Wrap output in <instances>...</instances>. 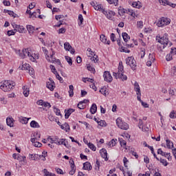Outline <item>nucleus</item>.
Segmentation results:
<instances>
[{"label": "nucleus", "instance_id": "nucleus-1", "mask_svg": "<svg viewBox=\"0 0 176 176\" xmlns=\"http://www.w3.org/2000/svg\"><path fill=\"white\" fill-rule=\"evenodd\" d=\"M156 41H157L159 43H161V45H162L161 46H158V49L161 52L164 48L167 47V46H168L169 47L173 46V43L170 42V40H168V34L167 33H165L162 36H157Z\"/></svg>", "mask_w": 176, "mask_h": 176}, {"label": "nucleus", "instance_id": "nucleus-2", "mask_svg": "<svg viewBox=\"0 0 176 176\" xmlns=\"http://www.w3.org/2000/svg\"><path fill=\"white\" fill-rule=\"evenodd\" d=\"M0 89L3 91H10L14 89V83H10L9 81H4L3 82H0Z\"/></svg>", "mask_w": 176, "mask_h": 176}, {"label": "nucleus", "instance_id": "nucleus-3", "mask_svg": "<svg viewBox=\"0 0 176 176\" xmlns=\"http://www.w3.org/2000/svg\"><path fill=\"white\" fill-rule=\"evenodd\" d=\"M42 50L47 61L50 63H54V61H56V58L54 57V54H56V53H54V51H52V54L50 55V56H49V51H47V49H46L45 47H43Z\"/></svg>", "mask_w": 176, "mask_h": 176}, {"label": "nucleus", "instance_id": "nucleus-4", "mask_svg": "<svg viewBox=\"0 0 176 176\" xmlns=\"http://www.w3.org/2000/svg\"><path fill=\"white\" fill-rule=\"evenodd\" d=\"M171 23V19L167 17H161L157 22V27H164L168 25Z\"/></svg>", "mask_w": 176, "mask_h": 176}, {"label": "nucleus", "instance_id": "nucleus-5", "mask_svg": "<svg viewBox=\"0 0 176 176\" xmlns=\"http://www.w3.org/2000/svg\"><path fill=\"white\" fill-rule=\"evenodd\" d=\"M126 65H129L131 69H133V71H135L137 67V62L135 61V59H134V57L133 56H129L126 58Z\"/></svg>", "mask_w": 176, "mask_h": 176}, {"label": "nucleus", "instance_id": "nucleus-6", "mask_svg": "<svg viewBox=\"0 0 176 176\" xmlns=\"http://www.w3.org/2000/svg\"><path fill=\"white\" fill-rule=\"evenodd\" d=\"M116 124L121 130H129V124L122 120L121 118L116 119Z\"/></svg>", "mask_w": 176, "mask_h": 176}, {"label": "nucleus", "instance_id": "nucleus-7", "mask_svg": "<svg viewBox=\"0 0 176 176\" xmlns=\"http://www.w3.org/2000/svg\"><path fill=\"white\" fill-rule=\"evenodd\" d=\"M12 25L15 30V32H19L20 34H25V32H27V30H25L23 25H17L16 23H12Z\"/></svg>", "mask_w": 176, "mask_h": 176}, {"label": "nucleus", "instance_id": "nucleus-8", "mask_svg": "<svg viewBox=\"0 0 176 176\" xmlns=\"http://www.w3.org/2000/svg\"><path fill=\"white\" fill-rule=\"evenodd\" d=\"M54 142L56 145H64V146H66L67 148V144L68 142H67V140L62 138L59 139L58 136L54 137Z\"/></svg>", "mask_w": 176, "mask_h": 176}, {"label": "nucleus", "instance_id": "nucleus-9", "mask_svg": "<svg viewBox=\"0 0 176 176\" xmlns=\"http://www.w3.org/2000/svg\"><path fill=\"white\" fill-rule=\"evenodd\" d=\"M103 78H104V80L105 82H107V83H111V82H112V80H113V78L112 77L111 72H109L108 71H105L104 72Z\"/></svg>", "mask_w": 176, "mask_h": 176}, {"label": "nucleus", "instance_id": "nucleus-10", "mask_svg": "<svg viewBox=\"0 0 176 176\" xmlns=\"http://www.w3.org/2000/svg\"><path fill=\"white\" fill-rule=\"evenodd\" d=\"M90 5L93 6V8L95 9V10H98L99 12H101L102 13V10H104V7H102V5L95 3L94 1H92L90 3Z\"/></svg>", "mask_w": 176, "mask_h": 176}, {"label": "nucleus", "instance_id": "nucleus-11", "mask_svg": "<svg viewBox=\"0 0 176 176\" xmlns=\"http://www.w3.org/2000/svg\"><path fill=\"white\" fill-rule=\"evenodd\" d=\"M103 14H104L107 17V19H109V20H111L112 19V16H115V12L113 11H105V10H102Z\"/></svg>", "mask_w": 176, "mask_h": 176}, {"label": "nucleus", "instance_id": "nucleus-12", "mask_svg": "<svg viewBox=\"0 0 176 176\" xmlns=\"http://www.w3.org/2000/svg\"><path fill=\"white\" fill-rule=\"evenodd\" d=\"M28 57L30 61L35 63L39 58V54L28 53Z\"/></svg>", "mask_w": 176, "mask_h": 176}, {"label": "nucleus", "instance_id": "nucleus-13", "mask_svg": "<svg viewBox=\"0 0 176 176\" xmlns=\"http://www.w3.org/2000/svg\"><path fill=\"white\" fill-rule=\"evenodd\" d=\"M100 153L102 159H104L105 162H107L108 160V153H107V149L102 148L100 151Z\"/></svg>", "mask_w": 176, "mask_h": 176}, {"label": "nucleus", "instance_id": "nucleus-14", "mask_svg": "<svg viewBox=\"0 0 176 176\" xmlns=\"http://www.w3.org/2000/svg\"><path fill=\"white\" fill-rule=\"evenodd\" d=\"M6 124L10 127H13L14 126V119L12 117H8L6 118Z\"/></svg>", "mask_w": 176, "mask_h": 176}, {"label": "nucleus", "instance_id": "nucleus-15", "mask_svg": "<svg viewBox=\"0 0 176 176\" xmlns=\"http://www.w3.org/2000/svg\"><path fill=\"white\" fill-rule=\"evenodd\" d=\"M75 112V109H69L68 110H65V118L66 119H68L69 116H71V114L74 113Z\"/></svg>", "mask_w": 176, "mask_h": 176}, {"label": "nucleus", "instance_id": "nucleus-16", "mask_svg": "<svg viewBox=\"0 0 176 176\" xmlns=\"http://www.w3.org/2000/svg\"><path fill=\"white\" fill-rule=\"evenodd\" d=\"M26 28H27V30L28 31L30 35H34V32L35 31V27H34L31 25H27Z\"/></svg>", "mask_w": 176, "mask_h": 176}, {"label": "nucleus", "instance_id": "nucleus-17", "mask_svg": "<svg viewBox=\"0 0 176 176\" xmlns=\"http://www.w3.org/2000/svg\"><path fill=\"white\" fill-rule=\"evenodd\" d=\"M54 81H48L47 82V85H46V87H47V89H50V90L51 91H53V90H54Z\"/></svg>", "mask_w": 176, "mask_h": 176}, {"label": "nucleus", "instance_id": "nucleus-18", "mask_svg": "<svg viewBox=\"0 0 176 176\" xmlns=\"http://www.w3.org/2000/svg\"><path fill=\"white\" fill-rule=\"evenodd\" d=\"M83 170H88L90 171L93 168V166H91V164L90 162H87L83 164Z\"/></svg>", "mask_w": 176, "mask_h": 176}, {"label": "nucleus", "instance_id": "nucleus-19", "mask_svg": "<svg viewBox=\"0 0 176 176\" xmlns=\"http://www.w3.org/2000/svg\"><path fill=\"white\" fill-rule=\"evenodd\" d=\"M134 90L136 91V94H140L141 93V88L140 87V84L137 81L134 83Z\"/></svg>", "mask_w": 176, "mask_h": 176}, {"label": "nucleus", "instance_id": "nucleus-20", "mask_svg": "<svg viewBox=\"0 0 176 176\" xmlns=\"http://www.w3.org/2000/svg\"><path fill=\"white\" fill-rule=\"evenodd\" d=\"M30 127H32V129H39L41 126L39 125V123L35 120H32L30 122Z\"/></svg>", "mask_w": 176, "mask_h": 176}, {"label": "nucleus", "instance_id": "nucleus-21", "mask_svg": "<svg viewBox=\"0 0 176 176\" xmlns=\"http://www.w3.org/2000/svg\"><path fill=\"white\" fill-rule=\"evenodd\" d=\"M19 120L20 123H22V124H27V123H28V120H30V118L21 116L19 117Z\"/></svg>", "mask_w": 176, "mask_h": 176}, {"label": "nucleus", "instance_id": "nucleus-22", "mask_svg": "<svg viewBox=\"0 0 176 176\" xmlns=\"http://www.w3.org/2000/svg\"><path fill=\"white\" fill-rule=\"evenodd\" d=\"M17 160L19 162H21L22 164H27V162L25 161V156H21L20 154H18Z\"/></svg>", "mask_w": 176, "mask_h": 176}, {"label": "nucleus", "instance_id": "nucleus-23", "mask_svg": "<svg viewBox=\"0 0 176 176\" xmlns=\"http://www.w3.org/2000/svg\"><path fill=\"white\" fill-rule=\"evenodd\" d=\"M100 41L106 45H109L111 43V41L109 40L107 41V37L104 34L100 35Z\"/></svg>", "mask_w": 176, "mask_h": 176}, {"label": "nucleus", "instance_id": "nucleus-24", "mask_svg": "<svg viewBox=\"0 0 176 176\" xmlns=\"http://www.w3.org/2000/svg\"><path fill=\"white\" fill-rule=\"evenodd\" d=\"M22 71H28L30 68H31V66H30V64L28 63H23L21 67H19Z\"/></svg>", "mask_w": 176, "mask_h": 176}, {"label": "nucleus", "instance_id": "nucleus-25", "mask_svg": "<svg viewBox=\"0 0 176 176\" xmlns=\"http://www.w3.org/2000/svg\"><path fill=\"white\" fill-rule=\"evenodd\" d=\"M116 141H118L117 139L111 140L110 142L107 143V146H109V148H112L115 146V145H116Z\"/></svg>", "mask_w": 176, "mask_h": 176}, {"label": "nucleus", "instance_id": "nucleus-26", "mask_svg": "<svg viewBox=\"0 0 176 176\" xmlns=\"http://www.w3.org/2000/svg\"><path fill=\"white\" fill-rule=\"evenodd\" d=\"M90 112L92 115H94V113L97 112V104H96L95 103L92 104L90 108Z\"/></svg>", "mask_w": 176, "mask_h": 176}, {"label": "nucleus", "instance_id": "nucleus-27", "mask_svg": "<svg viewBox=\"0 0 176 176\" xmlns=\"http://www.w3.org/2000/svg\"><path fill=\"white\" fill-rule=\"evenodd\" d=\"M138 126L139 127V129H140V130H142V131H146V129L144 128V122L142 121V120L139 119V123L138 124Z\"/></svg>", "mask_w": 176, "mask_h": 176}, {"label": "nucleus", "instance_id": "nucleus-28", "mask_svg": "<svg viewBox=\"0 0 176 176\" xmlns=\"http://www.w3.org/2000/svg\"><path fill=\"white\" fill-rule=\"evenodd\" d=\"M22 89L23 90V96H25V97L30 96V89H28V87L27 86H23Z\"/></svg>", "mask_w": 176, "mask_h": 176}, {"label": "nucleus", "instance_id": "nucleus-29", "mask_svg": "<svg viewBox=\"0 0 176 176\" xmlns=\"http://www.w3.org/2000/svg\"><path fill=\"white\" fill-rule=\"evenodd\" d=\"M122 38L124 40V42H129V41H130V36H129V34L126 32H123L122 33Z\"/></svg>", "mask_w": 176, "mask_h": 176}, {"label": "nucleus", "instance_id": "nucleus-30", "mask_svg": "<svg viewBox=\"0 0 176 176\" xmlns=\"http://www.w3.org/2000/svg\"><path fill=\"white\" fill-rule=\"evenodd\" d=\"M166 146L168 149H171V148H174V143L170 141V140H166Z\"/></svg>", "mask_w": 176, "mask_h": 176}, {"label": "nucleus", "instance_id": "nucleus-31", "mask_svg": "<svg viewBox=\"0 0 176 176\" xmlns=\"http://www.w3.org/2000/svg\"><path fill=\"white\" fill-rule=\"evenodd\" d=\"M64 49L67 52H69V50H71V49H72V46H71V44H69V43L66 42L64 43Z\"/></svg>", "mask_w": 176, "mask_h": 176}, {"label": "nucleus", "instance_id": "nucleus-32", "mask_svg": "<svg viewBox=\"0 0 176 176\" xmlns=\"http://www.w3.org/2000/svg\"><path fill=\"white\" fill-rule=\"evenodd\" d=\"M157 154L161 155V156H165V157H166L168 156V155H170V153H165L162 150V148H159L157 150Z\"/></svg>", "mask_w": 176, "mask_h": 176}, {"label": "nucleus", "instance_id": "nucleus-33", "mask_svg": "<svg viewBox=\"0 0 176 176\" xmlns=\"http://www.w3.org/2000/svg\"><path fill=\"white\" fill-rule=\"evenodd\" d=\"M119 79H121L122 82H124V80H127V76L123 74V72H119Z\"/></svg>", "mask_w": 176, "mask_h": 176}, {"label": "nucleus", "instance_id": "nucleus-34", "mask_svg": "<svg viewBox=\"0 0 176 176\" xmlns=\"http://www.w3.org/2000/svg\"><path fill=\"white\" fill-rule=\"evenodd\" d=\"M126 11L127 10L122 8V7L118 8V14H120V16H124Z\"/></svg>", "mask_w": 176, "mask_h": 176}, {"label": "nucleus", "instance_id": "nucleus-35", "mask_svg": "<svg viewBox=\"0 0 176 176\" xmlns=\"http://www.w3.org/2000/svg\"><path fill=\"white\" fill-rule=\"evenodd\" d=\"M133 8H136L137 9H140L141 8V3L140 1H134L132 3Z\"/></svg>", "mask_w": 176, "mask_h": 176}, {"label": "nucleus", "instance_id": "nucleus-36", "mask_svg": "<svg viewBox=\"0 0 176 176\" xmlns=\"http://www.w3.org/2000/svg\"><path fill=\"white\" fill-rule=\"evenodd\" d=\"M69 97H74V85H71L69 87Z\"/></svg>", "mask_w": 176, "mask_h": 176}, {"label": "nucleus", "instance_id": "nucleus-37", "mask_svg": "<svg viewBox=\"0 0 176 176\" xmlns=\"http://www.w3.org/2000/svg\"><path fill=\"white\" fill-rule=\"evenodd\" d=\"M30 156L32 160H39V155L38 154H30Z\"/></svg>", "mask_w": 176, "mask_h": 176}, {"label": "nucleus", "instance_id": "nucleus-38", "mask_svg": "<svg viewBox=\"0 0 176 176\" xmlns=\"http://www.w3.org/2000/svg\"><path fill=\"white\" fill-rule=\"evenodd\" d=\"M43 174L45 176H55L56 175L54 173H52L47 170V169L45 168L43 170Z\"/></svg>", "mask_w": 176, "mask_h": 176}, {"label": "nucleus", "instance_id": "nucleus-39", "mask_svg": "<svg viewBox=\"0 0 176 176\" xmlns=\"http://www.w3.org/2000/svg\"><path fill=\"white\" fill-rule=\"evenodd\" d=\"M98 126H100V127H107V122L105 120H100L99 122H98Z\"/></svg>", "mask_w": 176, "mask_h": 176}, {"label": "nucleus", "instance_id": "nucleus-40", "mask_svg": "<svg viewBox=\"0 0 176 176\" xmlns=\"http://www.w3.org/2000/svg\"><path fill=\"white\" fill-rule=\"evenodd\" d=\"M71 168H72V170L69 171V174L70 175H74V174H75V173H76V168H75V165H72Z\"/></svg>", "mask_w": 176, "mask_h": 176}, {"label": "nucleus", "instance_id": "nucleus-41", "mask_svg": "<svg viewBox=\"0 0 176 176\" xmlns=\"http://www.w3.org/2000/svg\"><path fill=\"white\" fill-rule=\"evenodd\" d=\"M87 69L88 71H90V72H91L92 74H95L96 73V69H94V67H93V66H91V65H87Z\"/></svg>", "mask_w": 176, "mask_h": 176}, {"label": "nucleus", "instance_id": "nucleus-42", "mask_svg": "<svg viewBox=\"0 0 176 176\" xmlns=\"http://www.w3.org/2000/svg\"><path fill=\"white\" fill-rule=\"evenodd\" d=\"M5 12L6 13H8V14L10 16H12V17L16 18V16H17V14H16L13 11L9 10H5Z\"/></svg>", "mask_w": 176, "mask_h": 176}, {"label": "nucleus", "instance_id": "nucleus-43", "mask_svg": "<svg viewBox=\"0 0 176 176\" xmlns=\"http://www.w3.org/2000/svg\"><path fill=\"white\" fill-rule=\"evenodd\" d=\"M22 53H23V57L25 58L27 57V56H28V53H31V52H30V51L28 50V49H23V50H22Z\"/></svg>", "mask_w": 176, "mask_h": 176}, {"label": "nucleus", "instance_id": "nucleus-44", "mask_svg": "<svg viewBox=\"0 0 176 176\" xmlns=\"http://www.w3.org/2000/svg\"><path fill=\"white\" fill-rule=\"evenodd\" d=\"M82 82H84L85 83H86V82H90L91 83H94V79L89 78H82Z\"/></svg>", "mask_w": 176, "mask_h": 176}, {"label": "nucleus", "instance_id": "nucleus-45", "mask_svg": "<svg viewBox=\"0 0 176 176\" xmlns=\"http://www.w3.org/2000/svg\"><path fill=\"white\" fill-rule=\"evenodd\" d=\"M100 93H101V94H102L103 96H107V94L108 93V91H107V87H102L100 90Z\"/></svg>", "mask_w": 176, "mask_h": 176}, {"label": "nucleus", "instance_id": "nucleus-46", "mask_svg": "<svg viewBox=\"0 0 176 176\" xmlns=\"http://www.w3.org/2000/svg\"><path fill=\"white\" fill-rule=\"evenodd\" d=\"M32 138H41V133L36 132V133H33L32 135L31 136Z\"/></svg>", "mask_w": 176, "mask_h": 176}, {"label": "nucleus", "instance_id": "nucleus-47", "mask_svg": "<svg viewBox=\"0 0 176 176\" xmlns=\"http://www.w3.org/2000/svg\"><path fill=\"white\" fill-rule=\"evenodd\" d=\"M166 61H171L173 60V54L171 52L166 55Z\"/></svg>", "mask_w": 176, "mask_h": 176}, {"label": "nucleus", "instance_id": "nucleus-48", "mask_svg": "<svg viewBox=\"0 0 176 176\" xmlns=\"http://www.w3.org/2000/svg\"><path fill=\"white\" fill-rule=\"evenodd\" d=\"M169 118H170V119H175V118H176V111H172L170 113Z\"/></svg>", "mask_w": 176, "mask_h": 176}, {"label": "nucleus", "instance_id": "nucleus-49", "mask_svg": "<svg viewBox=\"0 0 176 176\" xmlns=\"http://www.w3.org/2000/svg\"><path fill=\"white\" fill-rule=\"evenodd\" d=\"M65 60L68 63L69 65H72V58H71V57L66 56Z\"/></svg>", "mask_w": 176, "mask_h": 176}, {"label": "nucleus", "instance_id": "nucleus-50", "mask_svg": "<svg viewBox=\"0 0 176 176\" xmlns=\"http://www.w3.org/2000/svg\"><path fill=\"white\" fill-rule=\"evenodd\" d=\"M159 2L160 3V5H163L164 6H166L167 5H168V1L167 0H159Z\"/></svg>", "mask_w": 176, "mask_h": 176}, {"label": "nucleus", "instance_id": "nucleus-51", "mask_svg": "<svg viewBox=\"0 0 176 176\" xmlns=\"http://www.w3.org/2000/svg\"><path fill=\"white\" fill-rule=\"evenodd\" d=\"M148 61L155 62V55H153V54H149Z\"/></svg>", "mask_w": 176, "mask_h": 176}, {"label": "nucleus", "instance_id": "nucleus-52", "mask_svg": "<svg viewBox=\"0 0 176 176\" xmlns=\"http://www.w3.org/2000/svg\"><path fill=\"white\" fill-rule=\"evenodd\" d=\"M78 108L79 109H85V107H86L85 104H83V102H80L78 105Z\"/></svg>", "mask_w": 176, "mask_h": 176}, {"label": "nucleus", "instance_id": "nucleus-53", "mask_svg": "<svg viewBox=\"0 0 176 176\" xmlns=\"http://www.w3.org/2000/svg\"><path fill=\"white\" fill-rule=\"evenodd\" d=\"M15 34H16V31L14 30H14H8L7 32V35L8 36H12V35H15Z\"/></svg>", "mask_w": 176, "mask_h": 176}, {"label": "nucleus", "instance_id": "nucleus-54", "mask_svg": "<svg viewBox=\"0 0 176 176\" xmlns=\"http://www.w3.org/2000/svg\"><path fill=\"white\" fill-rule=\"evenodd\" d=\"M88 146H89V148L91 149V151H94V152H96V146H94L93 144V143H89L88 144Z\"/></svg>", "mask_w": 176, "mask_h": 176}, {"label": "nucleus", "instance_id": "nucleus-55", "mask_svg": "<svg viewBox=\"0 0 176 176\" xmlns=\"http://www.w3.org/2000/svg\"><path fill=\"white\" fill-rule=\"evenodd\" d=\"M16 54H18V56H19V57H21V58H25L24 55L23 54V50L21 51L19 50L16 51Z\"/></svg>", "mask_w": 176, "mask_h": 176}, {"label": "nucleus", "instance_id": "nucleus-56", "mask_svg": "<svg viewBox=\"0 0 176 176\" xmlns=\"http://www.w3.org/2000/svg\"><path fill=\"white\" fill-rule=\"evenodd\" d=\"M43 107H44V108H52V104H50V102H44V103L43 104Z\"/></svg>", "mask_w": 176, "mask_h": 176}, {"label": "nucleus", "instance_id": "nucleus-57", "mask_svg": "<svg viewBox=\"0 0 176 176\" xmlns=\"http://www.w3.org/2000/svg\"><path fill=\"white\" fill-rule=\"evenodd\" d=\"M119 141L121 146H126V145L127 144V142H126V140L123 139H120Z\"/></svg>", "mask_w": 176, "mask_h": 176}, {"label": "nucleus", "instance_id": "nucleus-58", "mask_svg": "<svg viewBox=\"0 0 176 176\" xmlns=\"http://www.w3.org/2000/svg\"><path fill=\"white\" fill-rule=\"evenodd\" d=\"M64 126H65V131H66V133H67V131H69V130H71V129L69 128V124H68V123L65 122Z\"/></svg>", "mask_w": 176, "mask_h": 176}, {"label": "nucleus", "instance_id": "nucleus-59", "mask_svg": "<svg viewBox=\"0 0 176 176\" xmlns=\"http://www.w3.org/2000/svg\"><path fill=\"white\" fill-rule=\"evenodd\" d=\"M28 71L31 76H34V74H35V70H34V68L30 67Z\"/></svg>", "mask_w": 176, "mask_h": 176}, {"label": "nucleus", "instance_id": "nucleus-60", "mask_svg": "<svg viewBox=\"0 0 176 176\" xmlns=\"http://www.w3.org/2000/svg\"><path fill=\"white\" fill-rule=\"evenodd\" d=\"M91 60L92 61H94V63H98V56L94 55V56H92V57L91 58Z\"/></svg>", "mask_w": 176, "mask_h": 176}, {"label": "nucleus", "instance_id": "nucleus-61", "mask_svg": "<svg viewBox=\"0 0 176 176\" xmlns=\"http://www.w3.org/2000/svg\"><path fill=\"white\" fill-rule=\"evenodd\" d=\"M160 163H162V164H163V166H168V162H167V160H163V159H160Z\"/></svg>", "mask_w": 176, "mask_h": 176}, {"label": "nucleus", "instance_id": "nucleus-62", "mask_svg": "<svg viewBox=\"0 0 176 176\" xmlns=\"http://www.w3.org/2000/svg\"><path fill=\"white\" fill-rule=\"evenodd\" d=\"M137 27H138V28H142V27H144V22L138 21L137 22Z\"/></svg>", "mask_w": 176, "mask_h": 176}, {"label": "nucleus", "instance_id": "nucleus-63", "mask_svg": "<svg viewBox=\"0 0 176 176\" xmlns=\"http://www.w3.org/2000/svg\"><path fill=\"white\" fill-rule=\"evenodd\" d=\"M95 169L98 170H100V161H98V160H96V163L95 164Z\"/></svg>", "mask_w": 176, "mask_h": 176}, {"label": "nucleus", "instance_id": "nucleus-64", "mask_svg": "<svg viewBox=\"0 0 176 176\" xmlns=\"http://www.w3.org/2000/svg\"><path fill=\"white\" fill-rule=\"evenodd\" d=\"M138 176H151V172L147 171L145 174L140 173Z\"/></svg>", "mask_w": 176, "mask_h": 176}]
</instances>
